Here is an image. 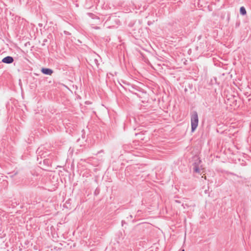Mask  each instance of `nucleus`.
Listing matches in <instances>:
<instances>
[{
  "instance_id": "2",
  "label": "nucleus",
  "mask_w": 251,
  "mask_h": 251,
  "mask_svg": "<svg viewBox=\"0 0 251 251\" xmlns=\"http://www.w3.org/2000/svg\"><path fill=\"white\" fill-rule=\"evenodd\" d=\"M201 161L199 159H197L194 163H193V171L196 173H201L200 164Z\"/></svg>"
},
{
  "instance_id": "9",
  "label": "nucleus",
  "mask_w": 251,
  "mask_h": 251,
  "mask_svg": "<svg viewBox=\"0 0 251 251\" xmlns=\"http://www.w3.org/2000/svg\"><path fill=\"white\" fill-rule=\"evenodd\" d=\"M95 61L96 63L97 64V63H98V60H97V59H95Z\"/></svg>"
},
{
  "instance_id": "6",
  "label": "nucleus",
  "mask_w": 251,
  "mask_h": 251,
  "mask_svg": "<svg viewBox=\"0 0 251 251\" xmlns=\"http://www.w3.org/2000/svg\"><path fill=\"white\" fill-rule=\"evenodd\" d=\"M49 162H50V160L48 159H45L43 161L44 164H47V165H48V166H49Z\"/></svg>"
},
{
  "instance_id": "10",
  "label": "nucleus",
  "mask_w": 251,
  "mask_h": 251,
  "mask_svg": "<svg viewBox=\"0 0 251 251\" xmlns=\"http://www.w3.org/2000/svg\"><path fill=\"white\" fill-rule=\"evenodd\" d=\"M130 218H132V215H130Z\"/></svg>"
},
{
  "instance_id": "4",
  "label": "nucleus",
  "mask_w": 251,
  "mask_h": 251,
  "mask_svg": "<svg viewBox=\"0 0 251 251\" xmlns=\"http://www.w3.org/2000/svg\"><path fill=\"white\" fill-rule=\"evenodd\" d=\"M41 72L45 75H51L53 73V71L49 68H43L41 69Z\"/></svg>"
},
{
  "instance_id": "7",
  "label": "nucleus",
  "mask_w": 251,
  "mask_h": 251,
  "mask_svg": "<svg viewBox=\"0 0 251 251\" xmlns=\"http://www.w3.org/2000/svg\"><path fill=\"white\" fill-rule=\"evenodd\" d=\"M175 201L177 203H180V201L178 200H176Z\"/></svg>"
},
{
  "instance_id": "11",
  "label": "nucleus",
  "mask_w": 251,
  "mask_h": 251,
  "mask_svg": "<svg viewBox=\"0 0 251 251\" xmlns=\"http://www.w3.org/2000/svg\"><path fill=\"white\" fill-rule=\"evenodd\" d=\"M181 251H185V250L184 249H182Z\"/></svg>"
},
{
  "instance_id": "5",
  "label": "nucleus",
  "mask_w": 251,
  "mask_h": 251,
  "mask_svg": "<svg viewBox=\"0 0 251 251\" xmlns=\"http://www.w3.org/2000/svg\"><path fill=\"white\" fill-rule=\"evenodd\" d=\"M240 13L242 15H245L247 14L246 10L244 6H242L240 8Z\"/></svg>"
},
{
  "instance_id": "1",
  "label": "nucleus",
  "mask_w": 251,
  "mask_h": 251,
  "mask_svg": "<svg viewBox=\"0 0 251 251\" xmlns=\"http://www.w3.org/2000/svg\"><path fill=\"white\" fill-rule=\"evenodd\" d=\"M199 123L198 115L196 111H194L191 113V131L194 132L197 128Z\"/></svg>"
},
{
  "instance_id": "8",
  "label": "nucleus",
  "mask_w": 251,
  "mask_h": 251,
  "mask_svg": "<svg viewBox=\"0 0 251 251\" xmlns=\"http://www.w3.org/2000/svg\"><path fill=\"white\" fill-rule=\"evenodd\" d=\"M122 226H123V224H125V222L124 221H122Z\"/></svg>"
},
{
  "instance_id": "3",
  "label": "nucleus",
  "mask_w": 251,
  "mask_h": 251,
  "mask_svg": "<svg viewBox=\"0 0 251 251\" xmlns=\"http://www.w3.org/2000/svg\"><path fill=\"white\" fill-rule=\"evenodd\" d=\"M1 61L6 64H11L13 62L14 59L12 56H7L3 58Z\"/></svg>"
}]
</instances>
